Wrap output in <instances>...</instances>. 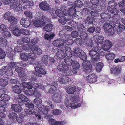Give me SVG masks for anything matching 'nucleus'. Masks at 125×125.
<instances>
[{"label":"nucleus","instance_id":"1","mask_svg":"<svg viewBox=\"0 0 125 125\" xmlns=\"http://www.w3.org/2000/svg\"><path fill=\"white\" fill-rule=\"evenodd\" d=\"M33 103L35 105H37V108L38 112L35 114L36 118L41 119L42 118L43 114L45 115V117H48L49 115L47 114L48 112L49 111L50 109L48 106H44L41 104L42 103L41 99L39 98H35L33 101Z\"/></svg>","mask_w":125,"mask_h":125},{"label":"nucleus","instance_id":"2","mask_svg":"<svg viewBox=\"0 0 125 125\" xmlns=\"http://www.w3.org/2000/svg\"><path fill=\"white\" fill-rule=\"evenodd\" d=\"M93 38L95 39V42H96L97 47H95L97 48V50H102L101 48L98 46V44H102L101 47L102 49L105 51H107L109 50L113 46L112 43L108 40H106L103 41L104 39L103 37L101 36H98L95 35L93 36Z\"/></svg>","mask_w":125,"mask_h":125},{"label":"nucleus","instance_id":"3","mask_svg":"<svg viewBox=\"0 0 125 125\" xmlns=\"http://www.w3.org/2000/svg\"><path fill=\"white\" fill-rule=\"evenodd\" d=\"M36 17L39 19L38 20H34L33 21L34 25L36 27H42L45 24V23L48 22L49 20L44 15L43 13H38L36 14Z\"/></svg>","mask_w":125,"mask_h":125},{"label":"nucleus","instance_id":"4","mask_svg":"<svg viewBox=\"0 0 125 125\" xmlns=\"http://www.w3.org/2000/svg\"><path fill=\"white\" fill-rule=\"evenodd\" d=\"M60 50L58 51L56 53V55L54 56L55 58H57V60H60V59L64 58L65 57V54L64 52L63 51L64 49L66 55L68 57H71L72 56V50L71 48L67 46L65 47L62 50V49L61 47H60Z\"/></svg>","mask_w":125,"mask_h":125},{"label":"nucleus","instance_id":"5","mask_svg":"<svg viewBox=\"0 0 125 125\" xmlns=\"http://www.w3.org/2000/svg\"><path fill=\"white\" fill-rule=\"evenodd\" d=\"M78 99V98L76 97H72L70 99L72 102L70 103L69 102L68 99H66L64 102L65 104L66 107H68L70 106L71 108L73 109L79 107L81 105L80 103H77Z\"/></svg>","mask_w":125,"mask_h":125},{"label":"nucleus","instance_id":"6","mask_svg":"<svg viewBox=\"0 0 125 125\" xmlns=\"http://www.w3.org/2000/svg\"><path fill=\"white\" fill-rule=\"evenodd\" d=\"M73 41L71 39H69L68 41L65 42H64V40L62 39H58L54 41L53 44L54 46L61 47L62 49L64 48V44L66 43L67 45H71L73 43Z\"/></svg>","mask_w":125,"mask_h":125},{"label":"nucleus","instance_id":"7","mask_svg":"<svg viewBox=\"0 0 125 125\" xmlns=\"http://www.w3.org/2000/svg\"><path fill=\"white\" fill-rule=\"evenodd\" d=\"M108 5L107 8L108 11L113 14H117L118 11V10L116 8L117 4L114 1H111L108 2Z\"/></svg>","mask_w":125,"mask_h":125},{"label":"nucleus","instance_id":"8","mask_svg":"<svg viewBox=\"0 0 125 125\" xmlns=\"http://www.w3.org/2000/svg\"><path fill=\"white\" fill-rule=\"evenodd\" d=\"M96 48H93L89 53V55L91 57V60L93 61L96 62L99 59L100 55L96 51Z\"/></svg>","mask_w":125,"mask_h":125},{"label":"nucleus","instance_id":"9","mask_svg":"<svg viewBox=\"0 0 125 125\" xmlns=\"http://www.w3.org/2000/svg\"><path fill=\"white\" fill-rule=\"evenodd\" d=\"M108 23H105L103 25V29L109 34L113 35L114 33V26Z\"/></svg>","mask_w":125,"mask_h":125},{"label":"nucleus","instance_id":"10","mask_svg":"<svg viewBox=\"0 0 125 125\" xmlns=\"http://www.w3.org/2000/svg\"><path fill=\"white\" fill-rule=\"evenodd\" d=\"M76 9L74 8L71 7L69 8V10L68 11V14L66 15L67 17H70L69 18L67 19L68 21H72L73 20V17L76 16Z\"/></svg>","mask_w":125,"mask_h":125},{"label":"nucleus","instance_id":"11","mask_svg":"<svg viewBox=\"0 0 125 125\" xmlns=\"http://www.w3.org/2000/svg\"><path fill=\"white\" fill-rule=\"evenodd\" d=\"M10 8L14 9V10L18 11L21 10L22 7V5L19 3L17 0H13L10 5Z\"/></svg>","mask_w":125,"mask_h":125},{"label":"nucleus","instance_id":"12","mask_svg":"<svg viewBox=\"0 0 125 125\" xmlns=\"http://www.w3.org/2000/svg\"><path fill=\"white\" fill-rule=\"evenodd\" d=\"M69 68V67H68V66L65 63L62 62L58 64L57 66V69L58 70L63 71L62 73V75L63 73L64 72H66L65 73H66L67 72H68Z\"/></svg>","mask_w":125,"mask_h":125},{"label":"nucleus","instance_id":"13","mask_svg":"<svg viewBox=\"0 0 125 125\" xmlns=\"http://www.w3.org/2000/svg\"><path fill=\"white\" fill-rule=\"evenodd\" d=\"M83 69L86 73H88L92 70V65L90 64L89 61H85L82 64Z\"/></svg>","mask_w":125,"mask_h":125},{"label":"nucleus","instance_id":"14","mask_svg":"<svg viewBox=\"0 0 125 125\" xmlns=\"http://www.w3.org/2000/svg\"><path fill=\"white\" fill-rule=\"evenodd\" d=\"M32 73L36 76L39 77L42 76V75L46 74V72L41 68H35V71L32 72Z\"/></svg>","mask_w":125,"mask_h":125},{"label":"nucleus","instance_id":"15","mask_svg":"<svg viewBox=\"0 0 125 125\" xmlns=\"http://www.w3.org/2000/svg\"><path fill=\"white\" fill-rule=\"evenodd\" d=\"M95 40H91L88 38H86V39H84V41L85 43L88 46V47H92L95 48V46L97 47L96 45L97 43L96 42H95Z\"/></svg>","mask_w":125,"mask_h":125},{"label":"nucleus","instance_id":"16","mask_svg":"<svg viewBox=\"0 0 125 125\" xmlns=\"http://www.w3.org/2000/svg\"><path fill=\"white\" fill-rule=\"evenodd\" d=\"M15 70L17 72L20 73L21 74V80L23 81H26V78L25 77L26 75L25 73V69L24 68L18 67L16 68Z\"/></svg>","mask_w":125,"mask_h":125},{"label":"nucleus","instance_id":"17","mask_svg":"<svg viewBox=\"0 0 125 125\" xmlns=\"http://www.w3.org/2000/svg\"><path fill=\"white\" fill-rule=\"evenodd\" d=\"M28 99L27 97L23 94H20L18 95V97L17 99V101L19 104L23 105L24 104V102L27 101Z\"/></svg>","mask_w":125,"mask_h":125},{"label":"nucleus","instance_id":"18","mask_svg":"<svg viewBox=\"0 0 125 125\" xmlns=\"http://www.w3.org/2000/svg\"><path fill=\"white\" fill-rule=\"evenodd\" d=\"M122 67L121 66H117L111 69V73L115 75H117L121 73Z\"/></svg>","mask_w":125,"mask_h":125},{"label":"nucleus","instance_id":"19","mask_svg":"<svg viewBox=\"0 0 125 125\" xmlns=\"http://www.w3.org/2000/svg\"><path fill=\"white\" fill-rule=\"evenodd\" d=\"M2 69V71L8 76H11L13 74L11 69L8 66H3Z\"/></svg>","mask_w":125,"mask_h":125},{"label":"nucleus","instance_id":"20","mask_svg":"<svg viewBox=\"0 0 125 125\" xmlns=\"http://www.w3.org/2000/svg\"><path fill=\"white\" fill-rule=\"evenodd\" d=\"M39 8L42 10L47 11L50 9L49 5L46 1H42L39 5Z\"/></svg>","mask_w":125,"mask_h":125},{"label":"nucleus","instance_id":"21","mask_svg":"<svg viewBox=\"0 0 125 125\" xmlns=\"http://www.w3.org/2000/svg\"><path fill=\"white\" fill-rule=\"evenodd\" d=\"M88 81L91 83H93L96 81L97 77L94 73L89 75L87 77Z\"/></svg>","mask_w":125,"mask_h":125},{"label":"nucleus","instance_id":"22","mask_svg":"<svg viewBox=\"0 0 125 125\" xmlns=\"http://www.w3.org/2000/svg\"><path fill=\"white\" fill-rule=\"evenodd\" d=\"M76 90V87L74 86H68L66 87L65 88L66 91L69 94H73Z\"/></svg>","mask_w":125,"mask_h":125},{"label":"nucleus","instance_id":"23","mask_svg":"<svg viewBox=\"0 0 125 125\" xmlns=\"http://www.w3.org/2000/svg\"><path fill=\"white\" fill-rule=\"evenodd\" d=\"M20 104H13L11 105L12 109L15 112H19L22 110V108Z\"/></svg>","mask_w":125,"mask_h":125},{"label":"nucleus","instance_id":"24","mask_svg":"<svg viewBox=\"0 0 125 125\" xmlns=\"http://www.w3.org/2000/svg\"><path fill=\"white\" fill-rule=\"evenodd\" d=\"M105 58L108 60H112L115 57V55L113 53L107 52L105 54Z\"/></svg>","mask_w":125,"mask_h":125},{"label":"nucleus","instance_id":"25","mask_svg":"<svg viewBox=\"0 0 125 125\" xmlns=\"http://www.w3.org/2000/svg\"><path fill=\"white\" fill-rule=\"evenodd\" d=\"M62 75L61 77H59L58 79L59 81L61 83H65L68 82L70 79L68 75Z\"/></svg>","mask_w":125,"mask_h":125},{"label":"nucleus","instance_id":"26","mask_svg":"<svg viewBox=\"0 0 125 125\" xmlns=\"http://www.w3.org/2000/svg\"><path fill=\"white\" fill-rule=\"evenodd\" d=\"M97 6L92 5L91 6L90 9L92 11L91 12V14L93 16H97L98 15L97 10L98 9L96 7Z\"/></svg>","mask_w":125,"mask_h":125},{"label":"nucleus","instance_id":"27","mask_svg":"<svg viewBox=\"0 0 125 125\" xmlns=\"http://www.w3.org/2000/svg\"><path fill=\"white\" fill-rule=\"evenodd\" d=\"M21 85L24 88L23 90L25 88L31 89L32 88V82H29L28 83L22 82L21 83Z\"/></svg>","mask_w":125,"mask_h":125},{"label":"nucleus","instance_id":"28","mask_svg":"<svg viewBox=\"0 0 125 125\" xmlns=\"http://www.w3.org/2000/svg\"><path fill=\"white\" fill-rule=\"evenodd\" d=\"M53 25L51 23L48 24H46L43 28V30L47 32L50 31L52 29Z\"/></svg>","mask_w":125,"mask_h":125},{"label":"nucleus","instance_id":"29","mask_svg":"<svg viewBox=\"0 0 125 125\" xmlns=\"http://www.w3.org/2000/svg\"><path fill=\"white\" fill-rule=\"evenodd\" d=\"M31 50L34 53L37 54H41L42 53V50L38 47L34 46L31 49Z\"/></svg>","mask_w":125,"mask_h":125},{"label":"nucleus","instance_id":"30","mask_svg":"<svg viewBox=\"0 0 125 125\" xmlns=\"http://www.w3.org/2000/svg\"><path fill=\"white\" fill-rule=\"evenodd\" d=\"M115 29H116V30L118 32L124 30L125 29V26L123 25H120L119 24H114V25Z\"/></svg>","mask_w":125,"mask_h":125},{"label":"nucleus","instance_id":"31","mask_svg":"<svg viewBox=\"0 0 125 125\" xmlns=\"http://www.w3.org/2000/svg\"><path fill=\"white\" fill-rule=\"evenodd\" d=\"M77 70L73 69V68L72 69L70 68V70L69 69L68 72H67L66 73H65L66 72H64L62 74V75L64 76L69 75H72V73L74 74H76L77 72L76 70Z\"/></svg>","mask_w":125,"mask_h":125},{"label":"nucleus","instance_id":"32","mask_svg":"<svg viewBox=\"0 0 125 125\" xmlns=\"http://www.w3.org/2000/svg\"><path fill=\"white\" fill-rule=\"evenodd\" d=\"M57 81L54 82V83L53 84V85L51 86V88L49 91L50 93L53 94L56 92V86H57Z\"/></svg>","mask_w":125,"mask_h":125},{"label":"nucleus","instance_id":"33","mask_svg":"<svg viewBox=\"0 0 125 125\" xmlns=\"http://www.w3.org/2000/svg\"><path fill=\"white\" fill-rule=\"evenodd\" d=\"M65 63L69 67V68H70L71 67V66L72 63H73V61L70 57L69 58H66L64 60Z\"/></svg>","mask_w":125,"mask_h":125},{"label":"nucleus","instance_id":"34","mask_svg":"<svg viewBox=\"0 0 125 125\" xmlns=\"http://www.w3.org/2000/svg\"><path fill=\"white\" fill-rule=\"evenodd\" d=\"M63 11L61 9H58L56 11V13L57 16L60 17H64L66 15L65 13L66 12L65 11L63 12Z\"/></svg>","mask_w":125,"mask_h":125},{"label":"nucleus","instance_id":"35","mask_svg":"<svg viewBox=\"0 0 125 125\" xmlns=\"http://www.w3.org/2000/svg\"><path fill=\"white\" fill-rule=\"evenodd\" d=\"M52 94L54 95V97H56L55 98L53 99V100L56 103H60L62 99V97L60 96L59 95L57 94H56L55 93Z\"/></svg>","mask_w":125,"mask_h":125},{"label":"nucleus","instance_id":"36","mask_svg":"<svg viewBox=\"0 0 125 125\" xmlns=\"http://www.w3.org/2000/svg\"><path fill=\"white\" fill-rule=\"evenodd\" d=\"M8 21L11 24H16L17 23L18 20L16 18L12 16L8 19Z\"/></svg>","mask_w":125,"mask_h":125},{"label":"nucleus","instance_id":"37","mask_svg":"<svg viewBox=\"0 0 125 125\" xmlns=\"http://www.w3.org/2000/svg\"><path fill=\"white\" fill-rule=\"evenodd\" d=\"M64 17H60L58 18L59 22L62 25L65 24L66 23L67 20H68L67 19L69 18L66 16Z\"/></svg>","mask_w":125,"mask_h":125},{"label":"nucleus","instance_id":"38","mask_svg":"<svg viewBox=\"0 0 125 125\" xmlns=\"http://www.w3.org/2000/svg\"><path fill=\"white\" fill-rule=\"evenodd\" d=\"M6 48L7 55L11 59H12L13 56V55L11 54V52L12 51V48H11L10 46L9 47L8 46H6Z\"/></svg>","mask_w":125,"mask_h":125},{"label":"nucleus","instance_id":"39","mask_svg":"<svg viewBox=\"0 0 125 125\" xmlns=\"http://www.w3.org/2000/svg\"><path fill=\"white\" fill-rule=\"evenodd\" d=\"M0 117L3 118H5L6 115L4 113L5 111V107L2 106L0 107Z\"/></svg>","mask_w":125,"mask_h":125},{"label":"nucleus","instance_id":"40","mask_svg":"<svg viewBox=\"0 0 125 125\" xmlns=\"http://www.w3.org/2000/svg\"><path fill=\"white\" fill-rule=\"evenodd\" d=\"M100 16L102 18L101 21L108 20L110 17V15L107 13H102L100 14Z\"/></svg>","mask_w":125,"mask_h":125},{"label":"nucleus","instance_id":"41","mask_svg":"<svg viewBox=\"0 0 125 125\" xmlns=\"http://www.w3.org/2000/svg\"><path fill=\"white\" fill-rule=\"evenodd\" d=\"M79 57L84 61H86L87 60L86 54L83 51L81 50L80 53L79 55Z\"/></svg>","mask_w":125,"mask_h":125},{"label":"nucleus","instance_id":"42","mask_svg":"<svg viewBox=\"0 0 125 125\" xmlns=\"http://www.w3.org/2000/svg\"><path fill=\"white\" fill-rule=\"evenodd\" d=\"M71 66L73 69H78L80 67L79 63L76 61L73 60V63H72Z\"/></svg>","mask_w":125,"mask_h":125},{"label":"nucleus","instance_id":"43","mask_svg":"<svg viewBox=\"0 0 125 125\" xmlns=\"http://www.w3.org/2000/svg\"><path fill=\"white\" fill-rule=\"evenodd\" d=\"M71 66L73 69H78L80 67L79 63L76 61L73 60V63H72Z\"/></svg>","mask_w":125,"mask_h":125},{"label":"nucleus","instance_id":"44","mask_svg":"<svg viewBox=\"0 0 125 125\" xmlns=\"http://www.w3.org/2000/svg\"><path fill=\"white\" fill-rule=\"evenodd\" d=\"M24 92L26 94L30 96H33L34 94V91L33 89H27L24 91Z\"/></svg>","mask_w":125,"mask_h":125},{"label":"nucleus","instance_id":"45","mask_svg":"<svg viewBox=\"0 0 125 125\" xmlns=\"http://www.w3.org/2000/svg\"><path fill=\"white\" fill-rule=\"evenodd\" d=\"M21 29H20L17 27L15 28L13 32V34L17 36H19L21 34Z\"/></svg>","mask_w":125,"mask_h":125},{"label":"nucleus","instance_id":"46","mask_svg":"<svg viewBox=\"0 0 125 125\" xmlns=\"http://www.w3.org/2000/svg\"><path fill=\"white\" fill-rule=\"evenodd\" d=\"M54 34L53 33H51L49 34H45L44 37L48 41L50 40L51 39H52L54 36Z\"/></svg>","mask_w":125,"mask_h":125},{"label":"nucleus","instance_id":"47","mask_svg":"<svg viewBox=\"0 0 125 125\" xmlns=\"http://www.w3.org/2000/svg\"><path fill=\"white\" fill-rule=\"evenodd\" d=\"M48 56L46 55H45L42 57L41 60L44 64H48Z\"/></svg>","mask_w":125,"mask_h":125},{"label":"nucleus","instance_id":"48","mask_svg":"<svg viewBox=\"0 0 125 125\" xmlns=\"http://www.w3.org/2000/svg\"><path fill=\"white\" fill-rule=\"evenodd\" d=\"M20 58L22 60L24 61L28 60L29 57L28 55L25 53H20Z\"/></svg>","mask_w":125,"mask_h":125},{"label":"nucleus","instance_id":"49","mask_svg":"<svg viewBox=\"0 0 125 125\" xmlns=\"http://www.w3.org/2000/svg\"><path fill=\"white\" fill-rule=\"evenodd\" d=\"M94 19L93 18V17H88L85 21V22L86 23L88 24H94Z\"/></svg>","mask_w":125,"mask_h":125},{"label":"nucleus","instance_id":"50","mask_svg":"<svg viewBox=\"0 0 125 125\" xmlns=\"http://www.w3.org/2000/svg\"><path fill=\"white\" fill-rule=\"evenodd\" d=\"M53 100L51 98H49L46 101V102L47 105L50 106L52 108L54 109L55 106L54 105L52 104V101Z\"/></svg>","mask_w":125,"mask_h":125},{"label":"nucleus","instance_id":"51","mask_svg":"<svg viewBox=\"0 0 125 125\" xmlns=\"http://www.w3.org/2000/svg\"><path fill=\"white\" fill-rule=\"evenodd\" d=\"M13 91L17 93H20L21 92V90L19 86L18 85H15L12 87Z\"/></svg>","mask_w":125,"mask_h":125},{"label":"nucleus","instance_id":"52","mask_svg":"<svg viewBox=\"0 0 125 125\" xmlns=\"http://www.w3.org/2000/svg\"><path fill=\"white\" fill-rule=\"evenodd\" d=\"M25 111L26 114L29 115H31L35 112L36 110L34 108L31 110L29 109H26Z\"/></svg>","mask_w":125,"mask_h":125},{"label":"nucleus","instance_id":"53","mask_svg":"<svg viewBox=\"0 0 125 125\" xmlns=\"http://www.w3.org/2000/svg\"><path fill=\"white\" fill-rule=\"evenodd\" d=\"M96 67V71L98 72H100L104 66L103 64L101 62H99L97 64Z\"/></svg>","mask_w":125,"mask_h":125},{"label":"nucleus","instance_id":"54","mask_svg":"<svg viewBox=\"0 0 125 125\" xmlns=\"http://www.w3.org/2000/svg\"><path fill=\"white\" fill-rule=\"evenodd\" d=\"M8 83L7 81L3 79H0V85L3 87L6 86Z\"/></svg>","mask_w":125,"mask_h":125},{"label":"nucleus","instance_id":"55","mask_svg":"<svg viewBox=\"0 0 125 125\" xmlns=\"http://www.w3.org/2000/svg\"><path fill=\"white\" fill-rule=\"evenodd\" d=\"M24 14L26 17L29 19H31L33 17L32 13L29 11H25Z\"/></svg>","mask_w":125,"mask_h":125},{"label":"nucleus","instance_id":"56","mask_svg":"<svg viewBox=\"0 0 125 125\" xmlns=\"http://www.w3.org/2000/svg\"><path fill=\"white\" fill-rule=\"evenodd\" d=\"M61 110L58 109L53 110L52 111V114L56 115H60L61 114Z\"/></svg>","mask_w":125,"mask_h":125},{"label":"nucleus","instance_id":"57","mask_svg":"<svg viewBox=\"0 0 125 125\" xmlns=\"http://www.w3.org/2000/svg\"><path fill=\"white\" fill-rule=\"evenodd\" d=\"M1 98L4 100L8 101L10 99L9 96L7 94H3L1 95Z\"/></svg>","mask_w":125,"mask_h":125},{"label":"nucleus","instance_id":"58","mask_svg":"<svg viewBox=\"0 0 125 125\" xmlns=\"http://www.w3.org/2000/svg\"><path fill=\"white\" fill-rule=\"evenodd\" d=\"M10 66L11 69L13 68H14L16 67L19 66V63H15L14 62H12L10 63Z\"/></svg>","mask_w":125,"mask_h":125},{"label":"nucleus","instance_id":"59","mask_svg":"<svg viewBox=\"0 0 125 125\" xmlns=\"http://www.w3.org/2000/svg\"><path fill=\"white\" fill-rule=\"evenodd\" d=\"M77 28L78 31L80 32L82 31L85 29V28L84 26L82 24H79L78 25Z\"/></svg>","mask_w":125,"mask_h":125},{"label":"nucleus","instance_id":"60","mask_svg":"<svg viewBox=\"0 0 125 125\" xmlns=\"http://www.w3.org/2000/svg\"><path fill=\"white\" fill-rule=\"evenodd\" d=\"M26 35H29L30 34V32L28 30L26 29H22L21 30V34Z\"/></svg>","mask_w":125,"mask_h":125},{"label":"nucleus","instance_id":"61","mask_svg":"<svg viewBox=\"0 0 125 125\" xmlns=\"http://www.w3.org/2000/svg\"><path fill=\"white\" fill-rule=\"evenodd\" d=\"M48 122L50 125H55L57 121L53 119L50 118L48 120Z\"/></svg>","mask_w":125,"mask_h":125},{"label":"nucleus","instance_id":"62","mask_svg":"<svg viewBox=\"0 0 125 125\" xmlns=\"http://www.w3.org/2000/svg\"><path fill=\"white\" fill-rule=\"evenodd\" d=\"M17 115L15 113H12L9 114L8 117L11 118L13 119L16 118Z\"/></svg>","mask_w":125,"mask_h":125},{"label":"nucleus","instance_id":"63","mask_svg":"<svg viewBox=\"0 0 125 125\" xmlns=\"http://www.w3.org/2000/svg\"><path fill=\"white\" fill-rule=\"evenodd\" d=\"M24 116L23 115L20 114L18 117L16 118L17 122L19 123L22 122L23 121V118Z\"/></svg>","mask_w":125,"mask_h":125},{"label":"nucleus","instance_id":"64","mask_svg":"<svg viewBox=\"0 0 125 125\" xmlns=\"http://www.w3.org/2000/svg\"><path fill=\"white\" fill-rule=\"evenodd\" d=\"M23 46H17L15 47L14 48V51L16 52H19L22 50Z\"/></svg>","mask_w":125,"mask_h":125}]
</instances>
